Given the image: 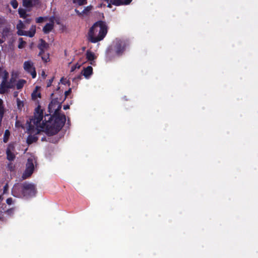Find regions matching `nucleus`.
Segmentation results:
<instances>
[{
    "mask_svg": "<svg viewBox=\"0 0 258 258\" xmlns=\"http://www.w3.org/2000/svg\"><path fill=\"white\" fill-rule=\"evenodd\" d=\"M61 104L57 98H53L49 104L48 111L50 113L53 112L52 116L46 115L44 120H43V126L46 127V133L50 136L56 135L62 128L66 121V115L60 114Z\"/></svg>",
    "mask_w": 258,
    "mask_h": 258,
    "instance_id": "f257e3e1",
    "label": "nucleus"
},
{
    "mask_svg": "<svg viewBox=\"0 0 258 258\" xmlns=\"http://www.w3.org/2000/svg\"><path fill=\"white\" fill-rule=\"evenodd\" d=\"M36 192L35 185L27 182L15 184L12 189V195L19 198H32L35 196Z\"/></svg>",
    "mask_w": 258,
    "mask_h": 258,
    "instance_id": "f03ea898",
    "label": "nucleus"
},
{
    "mask_svg": "<svg viewBox=\"0 0 258 258\" xmlns=\"http://www.w3.org/2000/svg\"><path fill=\"white\" fill-rule=\"evenodd\" d=\"M107 33V26L103 21L96 22L90 28L88 35L89 39L92 43H96L102 40Z\"/></svg>",
    "mask_w": 258,
    "mask_h": 258,
    "instance_id": "7ed1b4c3",
    "label": "nucleus"
},
{
    "mask_svg": "<svg viewBox=\"0 0 258 258\" xmlns=\"http://www.w3.org/2000/svg\"><path fill=\"white\" fill-rule=\"evenodd\" d=\"M6 207L5 204H3L0 207V220L3 222H6L9 218L12 217L15 211L14 207L8 209H6Z\"/></svg>",
    "mask_w": 258,
    "mask_h": 258,
    "instance_id": "20e7f679",
    "label": "nucleus"
},
{
    "mask_svg": "<svg viewBox=\"0 0 258 258\" xmlns=\"http://www.w3.org/2000/svg\"><path fill=\"white\" fill-rule=\"evenodd\" d=\"M43 113V110L41 109L40 106L38 105L35 110L34 116L30 119V122L38 127L40 122L42 120Z\"/></svg>",
    "mask_w": 258,
    "mask_h": 258,
    "instance_id": "39448f33",
    "label": "nucleus"
},
{
    "mask_svg": "<svg viewBox=\"0 0 258 258\" xmlns=\"http://www.w3.org/2000/svg\"><path fill=\"white\" fill-rule=\"evenodd\" d=\"M8 72L5 70L4 74L3 75V80L0 85V94H4L8 92L9 89H10L11 86L8 85V79L9 78Z\"/></svg>",
    "mask_w": 258,
    "mask_h": 258,
    "instance_id": "423d86ee",
    "label": "nucleus"
},
{
    "mask_svg": "<svg viewBox=\"0 0 258 258\" xmlns=\"http://www.w3.org/2000/svg\"><path fill=\"white\" fill-rule=\"evenodd\" d=\"M16 152L14 143H12L8 144L6 152L7 160L10 161H14L16 158V155L17 154Z\"/></svg>",
    "mask_w": 258,
    "mask_h": 258,
    "instance_id": "0eeeda50",
    "label": "nucleus"
},
{
    "mask_svg": "<svg viewBox=\"0 0 258 258\" xmlns=\"http://www.w3.org/2000/svg\"><path fill=\"white\" fill-rule=\"evenodd\" d=\"M24 69L28 73H30L32 78L36 77V72L33 66V63L31 61H26L24 63Z\"/></svg>",
    "mask_w": 258,
    "mask_h": 258,
    "instance_id": "6e6552de",
    "label": "nucleus"
},
{
    "mask_svg": "<svg viewBox=\"0 0 258 258\" xmlns=\"http://www.w3.org/2000/svg\"><path fill=\"white\" fill-rule=\"evenodd\" d=\"M125 43L124 41L121 40H117L114 46L116 54L118 56L122 55L125 50Z\"/></svg>",
    "mask_w": 258,
    "mask_h": 258,
    "instance_id": "1a4fd4ad",
    "label": "nucleus"
},
{
    "mask_svg": "<svg viewBox=\"0 0 258 258\" xmlns=\"http://www.w3.org/2000/svg\"><path fill=\"white\" fill-rule=\"evenodd\" d=\"M34 171V164L32 158H28L26 163V168L25 171V173L23 176H25L24 178H26L27 177L30 176L33 172Z\"/></svg>",
    "mask_w": 258,
    "mask_h": 258,
    "instance_id": "9d476101",
    "label": "nucleus"
},
{
    "mask_svg": "<svg viewBox=\"0 0 258 258\" xmlns=\"http://www.w3.org/2000/svg\"><path fill=\"white\" fill-rule=\"evenodd\" d=\"M40 43L38 45V48L40 50L38 55H41L44 53L45 49H47L49 47V45L43 39H40Z\"/></svg>",
    "mask_w": 258,
    "mask_h": 258,
    "instance_id": "9b49d317",
    "label": "nucleus"
},
{
    "mask_svg": "<svg viewBox=\"0 0 258 258\" xmlns=\"http://www.w3.org/2000/svg\"><path fill=\"white\" fill-rule=\"evenodd\" d=\"M38 4V0H23V6L27 9L33 8Z\"/></svg>",
    "mask_w": 258,
    "mask_h": 258,
    "instance_id": "f8f14e48",
    "label": "nucleus"
},
{
    "mask_svg": "<svg viewBox=\"0 0 258 258\" xmlns=\"http://www.w3.org/2000/svg\"><path fill=\"white\" fill-rule=\"evenodd\" d=\"M37 132L36 133L35 135H30L28 136L27 139V143L28 144L30 145L33 143H35L38 140V137H37L36 135L39 134L40 133L41 131L39 129L36 128Z\"/></svg>",
    "mask_w": 258,
    "mask_h": 258,
    "instance_id": "ddd939ff",
    "label": "nucleus"
},
{
    "mask_svg": "<svg viewBox=\"0 0 258 258\" xmlns=\"http://www.w3.org/2000/svg\"><path fill=\"white\" fill-rule=\"evenodd\" d=\"M133 0H110V3L115 6L127 5H129Z\"/></svg>",
    "mask_w": 258,
    "mask_h": 258,
    "instance_id": "4468645a",
    "label": "nucleus"
},
{
    "mask_svg": "<svg viewBox=\"0 0 258 258\" xmlns=\"http://www.w3.org/2000/svg\"><path fill=\"white\" fill-rule=\"evenodd\" d=\"M86 58L88 61H91L90 63L92 65H95V62H92L93 60L96 58V56L95 55L94 52H92L90 50H88L86 53Z\"/></svg>",
    "mask_w": 258,
    "mask_h": 258,
    "instance_id": "2eb2a0df",
    "label": "nucleus"
},
{
    "mask_svg": "<svg viewBox=\"0 0 258 258\" xmlns=\"http://www.w3.org/2000/svg\"><path fill=\"white\" fill-rule=\"evenodd\" d=\"M82 74L86 78H89L93 74L92 67L91 66H88L87 68H84L82 72Z\"/></svg>",
    "mask_w": 258,
    "mask_h": 258,
    "instance_id": "dca6fc26",
    "label": "nucleus"
},
{
    "mask_svg": "<svg viewBox=\"0 0 258 258\" xmlns=\"http://www.w3.org/2000/svg\"><path fill=\"white\" fill-rule=\"evenodd\" d=\"M53 23H47L43 28V31L45 34L49 33L53 28Z\"/></svg>",
    "mask_w": 258,
    "mask_h": 258,
    "instance_id": "f3484780",
    "label": "nucleus"
},
{
    "mask_svg": "<svg viewBox=\"0 0 258 258\" xmlns=\"http://www.w3.org/2000/svg\"><path fill=\"white\" fill-rule=\"evenodd\" d=\"M18 13L20 15V17L23 19H26L29 16V14H27L26 10L21 8L18 9Z\"/></svg>",
    "mask_w": 258,
    "mask_h": 258,
    "instance_id": "a211bd4d",
    "label": "nucleus"
},
{
    "mask_svg": "<svg viewBox=\"0 0 258 258\" xmlns=\"http://www.w3.org/2000/svg\"><path fill=\"white\" fill-rule=\"evenodd\" d=\"M26 83V81L24 80L21 79L18 81V82L16 84V88L18 90H20L22 89L25 83Z\"/></svg>",
    "mask_w": 258,
    "mask_h": 258,
    "instance_id": "6ab92c4d",
    "label": "nucleus"
},
{
    "mask_svg": "<svg viewBox=\"0 0 258 258\" xmlns=\"http://www.w3.org/2000/svg\"><path fill=\"white\" fill-rule=\"evenodd\" d=\"M10 136V132L8 130H6L5 132V134L3 137V142L4 143H7L9 139V137Z\"/></svg>",
    "mask_w": 258,
    "mask_h": 258,
    "instance_id": "aec40b11",
    "label": "nucleus"
},
{
    "mask_svg": "<svg viewBox=\"0 0 258 258\" xmlns=\"http://www.w3.org/2000/svg\"><path fill=\"white\" fill-rule=\"evenodd\" d=\"M26 44V42L23 40V38H19V45H18V48L20 49H22L25 47V44Z\"/></svg>",
    "mask_w": 258,
    "mask_h": 258,
    "instance_id": "412c9836",
    "label": "nucleus"
},
{
    "mask_svg": "<svg viewBox=\"0 0 258 258\" xmlns=\"http://www.w3.org/2000/svg\"><path fill=\"white\" fill-rule=\"evenodd\" d=\"M74 4H77L79 6H83L87 4V0H73Z\"/></svg>",
    "mask_w": 258,
    "mask_h": 258,
    "instance_id": "4be33fe9",
    "label": "nucleus"
},
{
    "mask_svg": "<svg viewBox=\"0 0 258 258\" xmlns=\"http://www.w3.org/2000/svg\"><path fill=\"white\" fill-rule=\"evenodd\" d=\"M41 56L42 59L45 62H47L49 61V56L48 53L45 54L44 53L40 55Z\"/></svg>",
    "mask_w": 258,
    "mask_h": 258,
    "instance_id": "5701e85b",
    "label": "nucleus"
},
{
    "mask_svg": "<svg viewBox=\"0 0 258 258\" xmlns=\"http://www.w3.org/2000/svg\"><path fill=\"white\" fill-rule=\"evenodd\" d=\"M25 28V25L21 20L19 21V23L17 25V29H24Z\"/></svg>",
    "mask_w": 258,
    "mask_h": 258,
    "instance_id": "b1692460",
    "label": "nucleus"
},
{
    "mask_svg": "<svg viewBox=\"0 0 258 258\" xmlns=\"http://www.w3.org/2000/svg\"><path fill=\"white\" fill-rule=\"evenodd\" d=\"M92 9V6H87L85 8V9L82 11V13L85 15H86L89 12H90Z\"/></svg>",
    "mask_w": 258,
    "mask_h": 258,
    "instance_id": "393cba45",
    "label": "nucleus"
},
{
    "mask_svg": "<svg viewBox=\"0 0 258 258\" xmlns=\"http://www.w3.org/2000/svg\"><path fill=\"white\" fill-rule=\"evenodd\" d=\"M31 96L32 98L34 100L36 99L37 97H40L41 94L40 93H37V92L35 91L32 93Z\"/></svg>",
    "mask_w": 258,
    "mask_h": 258,
    "instance_id": "a878e982",
    "label": "nucleus"
},
{
    "mask_svg": "<svg viewBox=\"0 0 258 258\" xmlns=\"http://www.w3.org/2000/svg\"><path fill=\"white\" fill-rule=\"evenodd\" d=\"M17 34L19 36H25L26 35V31L23 30V29H17Z\"/></svg>",
    "mask_w": 258,
    "mask_h": 258,
    "instance_id": "bb28decb",
    "label": "nucleus"
},
{
    "mask_svg": "<svg viewBox=\"0 0 258 258\" xmlns=\"http://www.w3.org/2000/svg\"><path fill=\"white\" fill-rule=\"evenodd\" d=\"M10 4H11V6H12V7L15 9L17 8V7L18 6V3L17 1V0H12L11 1Z\"/></svg>",
    "mask_w": 258,
    "mask_h": 258,
    "instance_id": "cd10ccee",
    "label": "nucleus"
},
{
    "mask_svg": "<svg viewBox=\"0 0 258 258\" xmlns=\"http://www.w3.org/2000/svg\"><path fill=\"white\" fill-rule=\"evenodd\" d=\"M17 104L19 109H21L24 106L23 101H21L19 98L17 99Z\"/></svg>",
    "mask_w": 258,
    "mask_h": 258,
    "instance_id": "c85d7f7f",
    "label": "nucleus"
},
{
    "mask_svg": "<svg viewBox=\"0 0 258 258\" xmlns=\"http://www.w3.org/2000/svg\"><path fill=\"white\" fill-rule=\"evenodd\" d=\"M81 67V65L78 63H77L76 64L73 65L71 67V72H73L75 71L77 69H79Z\"/></svg>",
    "mask_w": 258,
    "mask_h": 258,
    "instance_id": "c756f323",
    "label": "nucleus"
},
{
    "mask_svg": "<svg viewBox=\"0 0 258 258\" xmlns=\"http://www.w3.org/2000/svg\"><path fill=\"white\" fill-rule=\"evenodd\" d=\"M71 92H72V89L71 88H69V89L68 91H66L64 92V99H63V101H64L66 99L67 96H69L71 93Z\"/></svg>",
    "mask_w": 258,
    "mask_h": 258,
    "instance_id": "7c9ffc66",
    "label": "nucleus"
},
{
    "mask_svg": "<svg viewBox=\"0 0 258 258\" xmlns=\"http://www.w3.org/2000/svg\"><path fill=\"white\" fill-rule=\"evenodd\" d=\"M44 21V18L42 17H39L36 19V22L37 23H41Z\"/></svg>",
    "mask_w": 258,
    "mask_h": 258,
    "instance_id": "2f4dec72",
    "label": "nucleus"
},
{
    "mask_svg": "<svg viewBox=\"0 0 258 258\" xmlns=\"http://www.w3.org/2000/svg\"><path fill=\"white\" fill-rule=\"evenodd\" d=\"M6 203L8 205H11L14 203V201L12 198H9L7 199Z\"/></svg>",
    "mask_w": 258,
    "mask_h": 258,
    "instance_id": "473e14b6",
    "label": "nucleus"
},
{
    "mask_svg": "<svg viewBox=\"0 0 258 258\" xmlns=\"http://www.w3.org/2000/svg\"><path fill=\"white\" fill-rule=\"evenodd\" d=\"M35 33H34V32H32L30 31H26V35L25 36H28L30 37H32L34 36Z\"/></svg>",
    "mask_w": 258,
    "mask_h": 258,
    "instance_id": "72a5a7b5",
    "label": "nucleus"
},
{
    "mask_svg": "<svg viewBox=\"0 0 258 258\" xmlns=\"http://www.w3.org/2000/svg\"><path fill=\"white\" fill-rule=\"evenodd\" d=\"M14 80L13 79H11L10 81H8V85H9L10 86H11L10 89L14 88V85H13Z\"/></svg>",
    "mask_w": 258,
    "mask_h": 258,
    "instance_id": "f704fd0d",
    "label": "nucleus"
},
{
    "mask_svg": "<svg viewBox=\"0 0 258 258\" xmlns=\"http://www.w3.org/2000/svg\"><path fill=\"white\" fill-rule=\"evenodd\" d=\"M53 81V78H51V79H49L48 82H47V87H49L50 86H51V84L52 83Z\"/></svg>",
    "mask_w": 258,
    "mask_h": 258,
    "instance_id": "c9c22d12",
    "label": "nucleus"
},
{
    "mask_svg": "<svg viewBox=\"0 0 258 258\" xmlns=\"http://www.w3.org/2000/svg\"><path fill=\"white\" fill-rule=\"evenodd\" d=\"M30 31H31L32 32L33 31L34 32V33L35 34L36 33V26L35 25H32L30 27Z\"/></svg>",
    "mask_w": 258,
    "mask_h": 258,
    "instance_id": "e433bc0d",
    "label": "nucleus"
},
{
    "mask_svg": "<svg viewBox=\"0 0 258 258\" xmlns=\"http://www.w3.org/2000/svg\"><path fill=\"white\" fill-rule=\"evenodd\" d=\"M8 168L9 169L10 171H13L14 170V167L13 166V164L11 163L8 164Z\"/></svg>",
    "mask_w": 258,
    "mask_h": 258,
    "instance_id": "4c0bfd02",
    "label": "nucleus"
},
{
    "mask_svg": "<svg viewBox=\"0 0 258 258\" xmlns=\"http://www.w3.org/2000/svg\"><path fill=\"white\" fill-rule=\"evenodd\" d=\"M75 12L76 13V14L79 16H81L83 15V14L82 13V12H80L79 10H78L77 9H75Z\"/></svg>",
    "mask_w": 258,
    "mask_h": 258,
    "instance_id": "58836bf2",
    "label": "nucleus"
},
{
    "mask_svg": "<svg viewBox=\"0 0 258 258\" xmlns=\"http://www.w3.org/2000/svg\"><path fill=\"white\" fill-rule=\"evenodd\" d=\"M8 189V184H6L4 186V193H5Z\"/></svg>",
    "mask_w": 258,
    "mask_h": 258,
    "instance_id": "ea45409f",
    "label": "nucleus"
},
{
    "mask_svg": "<svg viewBox=\"0 0 258 258\" xmlns=\"http://www.w3.org/2000/svg\"><path fill=\"white\" fill-rule=\"evenodd\" d=\"M25 19L26 20L24 21L25 23L29 24L31 22V19H29H29H26V18Z\"/></svg>",
    "mask_w": 258,
    "mask_h": 258,
    "instance_id": "a19ab883",
    "label": "nucleus"
},
{
    "mask_svg": "<svg viewBox=\"0 0 258 258\" xmlns=\"http://www.w3.org/2000/svg\"><path fill=\"white\" fill-rule=\"evenodd\" d=\"M4 71L5 70H3V69L0 68V76H2V78H3V75L4 74Z\"/></svg>",
    "mask_w": 258,
    "mask_h": 258,
    "instance_id": "79ce46f5",
    "label": "nucleus"
},
{
    "mask_svg": "<svg viewBox=\"0 0 258 258\" xmlns=\"http://www.w3.org/2000/svg\"><path fill=\"white\" fill-rule=\"evenodd\" d=\"M70 108V105H65L63 106V109L67 110L68 109Z\"/></svg>",
    "mask_w": 258,
    "mask_h": 258,
    "instance_id": "37998d69",
    "label": "nucleus"
},
{
    "mask_svg": "<svg viewBox=\"0 0 258 258\" xmlns=\"http://www.w3.org/2000/svg\"><path fill=\"white\" fill-rule=\"evenodd\" d=\"M32 128H34V126H33L31 124H30L29 125V130L30 132H31V130H32Z\"/></svg>",
    "mask_w": 258,
    "mask_h": 258,
    "instance_id": "c03bdc74",
    "label": "nucleus"
},
{
    "mask_svg": "<svg viewBox=\"0 0 258 258\" xmlns=\"http://www.w3.org/2000/svg\"><path fill=\"white\" fill-rule=\"evenodd\" d=\"M5 41V40L3 39V37L1 39L0 38V44H2Z\"/></svg>",
    "mask_w": 258,
    "mask_h": 258,
    "instance_id": "a18cd8bd",
    "label": "nucleus"
},
{
    "mask_svg": "<svg viewBox=\"0 0 258 258\" xmlns=\"http://www.w3.org/2000/svg\"><path fill=\"white\" fill-rule=\"evenodd\" d=\"M3 23V20L0 18V25Z\"/></svg>",
    "mask_w": 258,
    "mask_h": 258,
    "instance_id": "49530a36",
    "label": "nucleus"
},
{
    "mask_svg": "<svg viewBox=\"0 0 258 258\" xmlns=\"http://www.w3.org/2000/svg\"><path fill=\"white\" fill-rule=\"evenodd\" d=\"M45 137H43V138H42V139H41V141H45Z\"/></svg>",
    "mask_w": 258,
    "mask_h": 258,
    "instance_id": "de8ad7c7",
    "label": "nucleus"
},
{
    "mask_svg": "<svg viewBox=\"0 0 258 258\" xmlns=\"http://www.w3.org/2000/svg\"><path fill=\"white\" fill-rule=\"evenodd\" d=\"M17 96V93H15V96Z\"/></svg>",
    "mask_w": 258,
    "mask_h": 258,
    "instance_id": "09e8293b",
    "label": "nucleus"
},
{
    "mask_svg": "<svg viewBox=\"0 0 258 258\" xmlns=\"http://www.w3.org/2000/svg\"><path fill=\"white\" fill-rule=\"evenodd\" d=\"M108 7H110V4H108Z\"/></svg>",
    "mask_w": 258,
    "mask_h": 258,
    "instance_id": "8fccbe9b",
    "label": "nucleus"
},
{
    "mask_svg": "<svg viewBox=\"0 0 258 258\" xmlns=\"http://www.w3.org/2000/svg\"><path fill=\"white\" fill-rule=\"evenodd\" d=\"M85 49V47H84L83 48V50H84Z\"/></svg>",
    "mask_w": 258,
    "mask_h": 258,
    "instance_id": "3c124183",
    "label": "nucleus"
},
{
    "mask_svg": "<svg viewBox=\"0 0 258 258\" xmlns=\"http://www.w3.org/2000/svg\"><path fill=\"white\" fill-rule=\"evenodd\" d=\"M45 74L44 72H43V74H42V75H44Z\"/></svg>",
    "mask_w": 258,
    "mask_h": 258,
    "instance_id": "603ef678",
    "label": "nucleus"
},
{
    "mask_svg": "<svg viewBox=\"0 0 258 258\" xmlns=\"http://www.w3.org/2000/svg\"><path fill=\"white\" fill-rule=\"evenodd\" d=\"M45 74L44 72H43V74H42V75H44Z\"/></svg>",
    "mask_w": 258,
    "mask_h": 258,
    "instance_id": "864d4df0",
    "label": "nucleus"
}]
</instances>
